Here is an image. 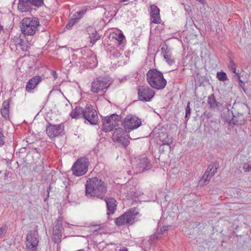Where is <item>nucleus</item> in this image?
<instances>
[{
  "instance_id": "1",
  "label": "nucleus",
  "mask_w": 251,
  "mask_h": 251,
  "mask_svg": "<svg viewBox=\"0 0 251 251\" xmlns=\"http://www.w3.org/2000/svg\"><path fill=\"white\" fill-rule=\"evenodd\" d=\"M85 193L88 197L104 199L107 192L106 184L97 177L88 178L85 184Z\"/></svg>"
},
{
  "instance_id": "2",
  "label": "nucleus",
  "mask_w": 251,
  "mask_h": 251,
  "mask_svg": "<svg viewBox=\"0 0 251 251\" xmlns=\"http://www.w3.org/2000/svg\"><path fill=\"white\" fill-rule=\"evenodd\" d=\"M147 79L150 86L156 90L165 88L167 84L163 74L156 69H151L147 74Z\"/></svg>"
},
{
  "instance_id": "3",
  "label": "nucleus",
  "mask_w": 251,
  "mask_h": 251,
  "mask_svg": "<svg viewBox=\"0 0 251 251\" xmlns=\"http://www.w3.org/2000/svg\"><path fill=\"white\" fill-rule=\"evenodd\" d=\"M21 24V28L23 33L27 35H33L37 30V27L39 25V22L37 18L26 17L22 20Z\"/></svg>"
},
{
  "instance_id": "4",
  "label": "nucleus",
  "mask_w": 251,
  "mask_h": 251,
  "mask_svg": "<svg viewBox=\"0 0 251 251\" xmlns=\"http://www.w3.org/2000/svg\"><path fill=\"white\" fill-rule=\"evenodd\" d=\"M138 212L135 208H131L126 212L124 213L121 216L115 219V225L118 226H122L126 224L132 225L134 223L136 216Z\"/></svg>"
},
{
  "instance_id": "5",
  "label": "nucleus",
  "mask_w": 251,
  "mask_h": 251,
  "mask_svg": "<svg viewBox=\"0 0 251 251\" xmlns=\"http://www.w3.org/2000/svg\"><path fill=\"white\" fill-rule=\"evenodd\" d=\"M89 165L87 158L80 157L77 159L72 167L73 174L77 176L85 175L88 171Z\"/></svg>"
},
{
  "instance_id": "6",
  "label": "nucleus",
  "mask_w": 251,
  "mask_h": 251,
  "mask_svg": "<svg viewBox=\"0 0 251 251\" xmlns=\"http://www.w3.org/2000/svg\"><path fill=\"white\" fill-rule=\"evenodd\" d=\"M121 122V117L116 114H113L110 116L106 117L102 119V130L105 132H109L112 130L119 123Z\"/></svg>"
},
{
  "instance_id": "7",
  "label": "nucleus",
  "mask_w": 251,
  "mask_h": 251,
  "mask_svg": "<svg viewBox=\"0 0 251 251\" xmlns=\"http://www.w3.org/2000/svg\"><path fill=\"white\" fill-rule=\"evenodd\" d=\"M110 84L107 78L98 77L92 82L91 91L94 93H103L109 87Z\"/></svg>"
},
{
  "instance_id": "8",
  "label": "nucleus",
  "mask_w": 251,
  "mask_h": 251,
  "mask_svg": "<svg viewBox=\"0 0 251 251\" xmlns=\"http://www.w3.org/2000/svg\"><path fill=\"white\" fill-rule=\"evenodd\" d=\"M123 124L126 131L130 132L139 127L141 125L142 122L137 117L128 115L125 118Z\"/></svg>"
},
{
  "instance_id": "9",
  "label": "nucleus",
  "mask_w": 251,
  "mask_h": 251,
  "mask_svg": "<svg viewBox=\"0 0 251 251\" xmlns=\"http://www.w3.org/2000/svg\"><path fill=\"white\" fill-rule=\"evenodd\" d=\"M83 118L91 125L97 124L99 118L97 112L93 105L90 104L86 105Z\"/></svg>"
},
{
  "instance_id": "10",
  "label": "nucleus",
  "mask_w": 251,
  "mask_h": 251,
  "mask_svg": "<svg viewBox=\"0 0 251 251\" xmlns=\"http://www.w3.org/2000/svg\"><path fill=\"white\" fill-rule=\"evenodd\" d=\"M62 221V217H59L54 222L55 226L53 227L52 229V240L55 243L58 244L61 241L62 236V230L63 228Z\"/></svg>"
},
{
  "instance_id": "11",
  "label": "nucleus",
  "mask_w": 251,
  "mask_h": 251,
  "mask_svg": "<svg viewBox=\"0 0 251 251\" xmlns=\"http://www.w3.org/2000/svg\"><path fill=\"white\" fill-rule=\"evenodd\" d=\"M137 90L139 99L142 101H150L155 94L154 91L148 86H138Z\"/></svg>"
},
{
  "instance_id": "12",
  "label": "nucleus",
  "mask_w": 251,
  "mask_h": 251,
  "mask_svg": "<svg viewBox=\"0 0 251 251\" xmlns=\"http://www.w3.org/2000/svg\"><path fill=\"white\" fill-rule=\"evenodd\" d=\"M46 131L48 136L50 139H53L64 134V126L62 124L57 125L49 124Z\"/></svg>"
},
{
  "instance_id": "13",
  "label": "nucleus",
  "mask_w": 251,
  "mask_h": 251,
  "mask_svg": "<svg viewBox=\"0 0 251 251\" xmlns=\"http://www.w3.org/2000/svg\"><path fill=\"white\" fill-rule=\"evenodd\" d=\"M39 240L35 231H30L27 234L26 238V247L27 251H37Z\"/></svg>"
},
{
  "instance_id": "14",
  "label": "nucleus",
  "mask_w": 251,
  "mask_h": 251,
  "mask_svg": "<svg viewBox=\"0 0 251 251\" xmlns=\"http://www.w3.org/2000/svg\"><path fill=\"white\" fill-rule=\"evenodd\" d=\"M43 3V0H19L18 4V9L22 12H25L29 10L31 5L36 6H41Z\"/></svg>"
},
{
  "instance_id": "15",
  "label": "nucleus",
  "mask_w": 251,
  "mask_h": 251,
  "mask_svg": "<svg viewBox=\"0 0 251 251\" xmlns=\"http://www.w3.org/2000/svg\"><path fill=\"white\" fill-rule=\"evenodd\" d=\"M217 170V167L215 166L210 165L207 167L205 173L202 176L199 182L201 184H207L211 177L214 175Z\"/></svg>"
},
{
  "instance_id": "16",
  "label": "nucleus",
  "mask_w": 251,
  "mask_h": 251,
  "mask_svg": "<svg viewBox=\"0 0 251 251\" xmlns=\"http://www.w3.org/2000/svg\"><path fill=\"white\" fill-rule=\"evenodd\" d=\"M151 163L149 161L148 158L146 157H143L139 158L137 166L136 167V170L137 173H142L145 170H148L150 169Z\"/></svg>"
},
{
  "instance_id": "17",
  "label": "nucleus",
  "mask_w": 251,
  "mask_h": 251,
  "mask_svg": "<svg viewBox=\"0 0 251 251\" xmlns=\"http://www.w3.org/2000/svg\"><path fill=\"white\" fill-rule=\"evenodd\" d=\"M104 201L106 204L107 215L114 214L117 209V202L116 200L112 197H106Z\"/></svg>"
},
{
  "instance_id": "18",
  "label": "nucleus",
  "mask_w": 251,
  "mask_h": 251,
  "mask_svg": "<svg viewBox=\"0 0 251 251\" xmlns=\"http://www.w3.org/2000/svg\"><path fill=\"white\" fill-rule=\"evenodd\" d=\"M42 80L41 76L39 75L34 76L27 82L25 87L26 91L28 92H31L32 90L37 87Z\"/></svg>"
},
{
  "instance_id": "19",
  "label": "nucleus",
  "mask_w": 251,
  "mask_h": 251,
  "mask_svg": "<svg viewBox=\"0 0 251 251\" xmlns=\"http://www.w3.org/2000/svg\"><path fill=\"white\" fill-rule=\"evenodd\" d=\"M151 16L152 19V22L154 24H159L161 22L160 10L156 5H151Z\"/></svg>"
},
{
  "instance_id": "20",
  "label": "nucleus",
  "mask_w": 251,
  "mask_h": 251,
  "mask_svg": "<svg viewBox=\"0 0 251 251\" xmlns=\"http://www.w3.org/2000/svg\"><path fill=\"white\" fill-rule=\"evenodd\" d=\"M85 108L80 106L76 107L71 113V116L73 118L78 119L83 118Z\"/></svg>"
},
{
  "instance_id": "21",
  "label": "nucleus",
  "mask_w": 251,
  "mask_h": 251,
  "mask_svg": "<svg viewBox=\"0 0 251 251\" xmlns=\"http://www.w3.org/2000/svg\"><path fill=\"white\" fill-rule=\"evenodd\" d=\"M159 139L164 145H170L172 142V138H169L167 133L164 132H161L159 133Z\"/></svg>"
},
{
  "instance_id": "22",
  "label": "nucleus",
  "mask_w": 251,
  "mask_h": 251,
  "mask_svg": "<svg viewBox=\"0 0 251 251\" xmlns=\"http://www.w3.org/2000/svg\"><path fill=\"white\" fill-rule=\"evenodd\" d=\"M207 102L210 108L213 110L218 109L219 102L216 101L214 94H212L208 97Z\"/></svg>"
},
{
  "instance_id": "23",
  "label": "nucleus",
  "mask_w": 251,
  "mask_h": 251,
  "mask_svg": "<svg viewBox=\"0 0 251 251\" xmlns=\"http://www.w3.org/2000/svg\"><path fill=\"white\" fill-rule=\"evenodd\" d=\"M9 102L8 101H4L2 105L1 109V114L2 117L5 119L9 118Z\"/></svg>"
},
{
  "instance_id": "24",
  "label": "nucleus",
  "mask_w": 251,
  "mask_h": 251,
  "mask_svg": "<svg viewBox=\"0 0 251 251\" xmlns=\"http://www.w3.org/2000/svg\"><path fill=\"white\" fill-rule=\"evenodd\" d=\"M124 135H125V133L122 128H116L115 131L113 134V139L114 140H115L118 139L117 137L120 138Z\"/></svg>"
},
{
  "instance_id": "25",
  "label": "nucleus",
  "mask_w": 251,
  "mask_h": 251,
  "mask_svg": "<svg viewBox=\"0 0 251 251\" xmlns=\"http://www.w3.org/2000/svg\"><path fill=\"white\" fill-rule=\"evenodd\" d=\"M118 139L115 140V141H117L119 143L123 145L125 147L127 146L129 143V141L128 140L127 138L125 137V136L124 135L122 136L121 138H119L118 137Z\"/></svg>"
},
{
  "instance_id": "26",
  "label": "nucleus",
  "mask_w": 251,
  "mask_h": 251,
  "mask_svg": "<svg viewBox=\"0 0 251 251\" xmlns=\"http://www.w3.org/2000/svg\"><path fill=\"white\" fill-rule=\"evenodd\" d=\"M216 77L221 81H225L227 80L226 74L224 72H217Z\"/></svg>"
},
{
  "instance_id": "27",
  "label": "nucleus",
  "mask_w": 251,
  "mask_h": 251,
  "mask_svg": "<svg viewBox=\"0 0 251 251\" xmlns=\"http://www.w3.org/2000/svg\"><path fill=\"white\" fill-rule=\"evenodd\" d=\"M161 53L163 56L166 55L171 54L170 49L168 48V46L166 44H164L161 49Z\"/></svg>"
},
{
  "instance_id": "28",
  "label": "nucleus",
  "mask_w": 251,
  "mask_h": 251,
  "mask_svg": "<svg viewBox=\"0 0 251 251\" xmlns=\"http://www.w3.org/2000/svg\"><path fill=\"white\" fill-rule=\"evenodd\" d=\"M236 65L234 63V61L232 60H230V63L228 65V68L231 71H232L233 73H234L236 75H239V73H237L236 71Z\"/></svg>"
},
{
  "instance_id": "29",
  "label": "nucleus",
  "mask_w": 251,
  "mask_h": 251,
  "mask_svg": "<svg viewBox=\"0 0 251 251\" xmlns=\"http://www.w3.org/2000/svg\"><path fill=\"white\" fill-rule=\"evenodd\" d=\"M190 102L189 101L188 102L187 106L185 109V119L187 121L190 117L191 116V109L190 106Z\"/></svg>"
},
{
  "instance_id": "30",
  "label": "nucleus",
  "mask_w": 251,
  "mask_h": 251,
  "mask_svg": "<svg viewBox=\"0 0 251 251\" xmlns=\"http://www.w3.org/2000/svg\"><path fill=\"white\" fill-rule=\"evenodd\" d=\"M78 20L79 18L76 17L71 19L66 26V28L68 29L71 28L72 26L78 21Z\"/></svg>"
},
{
  "instance_id": "31",
  "label": "nucleus",
  "mask_w": 251,
  "mask_h": 251,
  "mask_svg": "<svg viewBox=\"0 0 251 251\" xmlns=\"http://www.w3.org/2000/svg\"><path fill=\"white\" fill-rule=\"evenodd\" d=\"M90 42L94 44L95 42H96L97 41L100 39V36L99 35V34L97 33V32H95L94 34L90 35L89 36Z\"/></svg>"
},
{
  "instance_id": "32",
  "label": "nucleus",
  "mask_w": 251,
  "mask_h": 251,
  "mask_svg": "<svg viewBox=\"0 0 251 251\" xmlns=\"http://www.w3.org/2000/svg\"><path fill=\"white\" fill-rule=\"evenodd\" d=\"M166 62L169 65H172L175 63L174 59L172 58V54L166 55L164 56Z\"/></svg>"
},
{
  "instance_id": "33",
  "label": "nucleus",
  "mask_w": 251,
  "mask_h": 251,
  "mask_svg": "<svg viewBox=\"0 0 251 251\" xmlns=\"http://www.w3.org/2000/svg\"><path fill=\"white\" fill-rule=\"evenodd\" d=\"M115 39L119 42V43L121 44L122 43L125 37L123 33L120 32L118 35H116Z\"/></svg>"
},
{
  "instance_id": "34",
  "label": "nucleus",
  "mask_w": 251,
  "mask_h": 251,
  "mask_svg": "<svg viewBox=\"0 0 251 251\" xmlns=\"http://www.w3.org/2000/svg\"><path fill=\"white\" fill-rule=\"evenodd\" d=\"M243 169L245 172H249L251 170V164L248 163H244L243 166Z\"/></svg>"
},
{
  "instance_id": "35",
  "label": "nucleus",
  "mask_w": 251,
  "mask_h": 251,
  "mask_svg": "<svg viewBox=\"0 0 251 251\" xmlns=\"http://www.w3.org/2000/svg\"><path fill=\"white\" fill-rule=\"evenodd\" d=\"M4 136L2 133V129L0 127V147L4 144Z\"/></svg>"
},
{
  "instance_id": "36",
  "label": "nucleus",
  "mask_w": 251,
  "mask_h": 251,
  "mask_svg": "<svg viewBox=\"0 0 251 251\" xmlns=\"http://www.w3.org/2000/svg\"><path fill=\"white\" fill-rule=\"evenodd\" d=\"M231 122L235 125L242 124V122L241 121H239V120H237L235 116H233V118L232 119Z\"/></svg>"
},
{
  "instance_id": "37",
  "label": "nucleus",
  "mask_w": 251,
  "mask_h": 251,
  "mask_svg": "<svg viewBox=\"0 0 251 251\" xmlns=\"http://www.w3.org/2000/svg\"><path fill=\"white\" fill-rule=\"evenodd\" d=\"M87 31L88 32V34H89V36H90V35L94 34L95 32H97L95 29L93 28L92 27H88Z\"/></svg>"
},
{
  "instance_id": "38",
  "label": "nucleus",
  "mask_w": 251,
  "mask_h": 251,
  "mask_svg": "<svg viewBox=\"0 0 251 251\" xmlns=\"http://www.w3.org/2000/svg\"><path fill=\"white\" fill-rule=\"evenodd\" d=\"M237 76H238V80L240 83V87L243 89L244 91L245 92V84H244V82L240 79V76L239 75H237Z\"/></svg>"
},
{
  "instance_id": "39",
  "label": "nucleus",
  "mask_w": 251,
  "mask_h": 251,
  "mask_svg": "<svg viewBox=\"0 0 251 251\" xmlns=\"http://www.w3.org/2000/svg\"><path fill=\"white\" fill-rule=\"evenodd\" d=\"M6 232V226H2L0 228V238L2 237V234H4Z\"/></svg>"
},
{
  "instance_id": "40",
  "label": "nucleus",
  "mask_w": 251,
  "mask_h": 251,
  "mask_svg": "<svg viewBox=\"0 0 251 251\" xmlns=\"http://www.w3.org/2000/svg\"><path fill=\"white\" fill-rule=\"evenodd\" d=\"M76 14L79 17V18H78L79 19L83 14H84V12L83 11L75 12L74 14V16L75 17Z\"/></svg>"
},
{
  "instance_id": "41",
  "label": "nucleus",
  "mask_w": 251,
  "mask_h": 251,
  "mask_svg": "<svg viewBox=\"0 0 251 251\" xmlns=\"http://www.w3.org/2000/svg\"><path fill=\"white\" fill-rule=\"evenodd\" d=\"M51 75L53 76V77H54V79H56L57 78V74L55 71H51Z\"/></svg>"
},
{
  "instance_id": "42",
  "label": "nucleus",
  "mask_w": 251,
  "mask_h": 251,
  "mask_svg": "<svg viewBox=\"0 0 251 251\" xmlns=\"http://www.w3.org/2000/svg\"><path fill=\"white\" fill-rule=\"evenodd\" d=\"M113 55L116 57H119L120 56L121 54L118 50H116L113 52Z\"/></svg>"
},
{
  "instance_id": "43",
  "label": "nucleus",
  "mask_w": 251,
  "mask_h": 251,
  "mask_svg": "<svg viewBox=\"0 0 251 251\" xmlns=\"http://www.w3.org/2000/svg\"><path fill=\"white\" fill-rule=\"evenodd\" d=\"M92 59L94 63V64L92 65V67H95L97 65V59L95 57H92Z\"/></svg>"
},
{
  "instance_id": "44",
  "label": "nucleus",
  "mask_w": 251,
  "mask_h": 251,
  "mask_svg": "<svg viewBox=\"0 0 251 251\" xmlns=\"http://www.w3.org/2000/svg\"><path fill=\"white\" fill-rule=\"evenodd\" d=\"M168 230V228L167 227H161L160 229V231L161 233H163V232H164L165 231H167Z\"/></svg>"
},
{
  "instance_id": "45",
  "label": "nucleus",
  "mask_w": 251,
  "mask_h": 251,
  "mask_svg": "<svg viewBox=\"0 0 251 251\" xmlns=\"http://www.w3.org/2000/svg\"><path fill=\"white\" fill-rule=\"evenodd\" d=\"M197 1H199V2H200L202 4H204V3H205V0H196Z\"/></svg>"
},
{
  "instance_id": "46",
  "label": "nucleus",
  "mask_w": 251,
  "mask_h": 251,
  "mask_svg": "<svg viewBox=\"0 0 251 251\" xmlns=\"http://www.w3.org/2000/svg\"><path fill=\"white\" fill-rule=\"evenodd\" d=\"M119 251H128V250L126 248H123V249H121Z\"/></svg>"
},
{
  "instance_id": "47",
  "label": "nucleus",
  "mask_w": 251,
  "mask_h": 251,
  "mask_svg": "<svg viewBox=\"0 0 251 251\" xmlns=\"http://www.w3.org/2000/svg\"><path fill=\"white\" fill-rule=\"evenodd\" d=\"M18 45L20 46H22L23 45V42H20V43H18Z\"/></svg>"
},
{
  "instance_id": "48",
  "label": "nucleus",
  "mask_w": 251,
  "mask_h": 251,
  "mask_svg": "<svg viewBox=\"0 0 251 251\" xmlns=\"http://www.w3.org/2000/svg\"><path fill=\"white\" fill-rule=\"evenodd\" d=\"M210 172H211V171H209L208 172V174H210Z\"/></svg>"
},
{
  "instance_id": "49",
  "label": "nucleus",
  "mask_w": 251,
  "mask_h": 251,
  "mask_svg": "<svg viewBox=\"0 0 251 251\" xmlns=\"http://www.w3.org/2000/svg\"><path fill=\"white\" fill-rule=\"evenodd\" d=\"M213 171V170L212 169L211 171V172L210 173H212V172Z\"/></svg>"
}]
</instances>
